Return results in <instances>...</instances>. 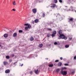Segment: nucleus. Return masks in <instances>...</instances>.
<instances>
[{
	"label": "nucleus",
	"mask_w": 76,
	"mask_h": 76,
	"mask_svg": "<svg viewBox=\"0 0 76 76\" xmlns=\"http://www.w3.org/2000/svg\"><path fill=\"white\" fill-rule=\"evenodd\" d=\"M58 34L59 35H60L58 38L59 39H65V38H66V36H65V35L62 34V31L61 30H60L58 31Z\"/></svg>",
	"instance_id": "1"
},
{
	"label": "nucleus",
	"mask_w": 76,
	"mask_h": 76,
	"mask_svg": "<svg viewBox=\"0 0 76 76\" xmlns=\"http://www.w3.org/2000/svg\"><path fill=\"white\" fill-rule=\"evenodd\" d=\"M60 73H61V74L62 75H64V76H66L67 75V72L66 71H61L60 72Z\"/></svg>",
	"instance_id": "2"
},
{
	"label": "nucleus",
	"mask_w": 76,
	"mask_h": 76,
	"mask_svg": "<svg viewBox=\"0 0 76 76\" xmlns=\"http://www.w3.org/2000/svg\"><path fill=\"white\" fill-rule=\"evenodd\" d=\"M56 34H57V32H56V31H53V32H52V34L51 35L52 37H54L56 35Z\"/></svg>",
	"instance_id": "3"
},
{
	"label": "nucleus",
	"mask_w": 76,
	"mask_h": 76,
	"mask_svg": "<svg viewBox=\"0 0 76 76\" xmlns=\"http://www.w3.org/2000/svg\"><path fill=\"white\" fill-rule=\"evenodd\" d=\"M68 20H69V22H73V18H68Z\"/></svg>",
	"instance_id": "4"
},
{
	"label": "nucleus",
	"mask_w": 76,
	"mask_h": 76,
	"mask_svg": "<svg viewBox=\"0 0 76 76\" xmlns=\"http://www.w3.org/2000/svg\"><path fill=\"white\" fill-rule=\"evenodd\" d=\"M53 15H54L55 16H56L57 18V17H59L60 16V15L58 13H57L56 14H54Z\"/></svg>",
	"instance_id": "5"
},
{
	"label": "nucleus",
	"mask_w": 76,
	"mask_h": 76,
	"mask_svg": "<svg viewBox=\"0 0 76 76\" xmlns=\"http://www.w3.org/2000/svg\"><path fill=\"white\" fill-rule=\"evenodd\" d=\"M34 72L36 74H37L38 73H39V71H38V69H37V70H34Z\"/></svg>",
	"instance_id": "6"
},
{
	"label": "nucleus",
	"mask_w": 76,
	"mask_h": 76,
	"mask_svg": "<svg viewBox=\"0 0 76 76\" xmlns=\"http://www.w3.org/2000/svg\"><path fill=\"white\" fill-rule=\"evenodd\" d=\"M32 12L34 13H37V9H33L32 10Z\"/></svg>",
	"instance_id": "7"
},
{
	"label": "nucleus",
	"mask_w": 76,
	"mask_h": 76,
	"mask_svg": "<svg viewBox=\"0 0 76 76\" xmlns=\"http://www.w3.org/2000/svg\"><path fill=\"white\" fill-rule=\"evenodd\" d=\"M3 64H4V66H6L7 64V62L6 61H4L3 62Z\"/></svg>",
	"instance_id": "8"
},
{
	"label": "nucleus",
	"mask_w": 76,
	"mask_h": 76,
	"mask_svg": "<svg viewBox=\"0 0 76 76\" xmlns=\"http://www.w3.org/2000/svg\"><path fill=\"white\" fill-rule=\"evenodd\" d=\"M5 72L6 73H10V70L9 69H7L5 70Z\"/></svg>",
	"instance_id": "9"
},
{
	"label": "nucleus",
	"mask_w": 76,
	"mask_h": 76,
	"mask_svg": "<svg viewBox=\"0 0 76 76\" xmlns=\"http://www.w3.org/2000/svg\"><path fill=\"white\" fill-rule=\"evenodd\" d=\"M30 40L31 41H34V38L33 37H31V38H30Z\"/></svg>",
	"instance_id": "10"
},
{
	"label": "nucleus",
	"mask_w": 76,
	"mask_h": 76,
	"mask_svg": "<svg viewBox=\"0 0 76 76\" xmlns=\"http://www.w3.org/2000/svg\"><path fill=\"white\" fill-rule=\"evenodd\" d=\"M4 36L5 37V38H7V37H8V34H4Z\"/></svg>",
	"instance_id": "11"
},
{
	"label": "nucleus",
	"mask_w": 76,
	"mask_h": 76,
	"mask_svg": "<svg viewBox=\"0 0 76 76\" xmlns=\"http://www.w3.org/2000/svg\"><path fill=\"white\" fill-rule=\"evenodd\" d=\"M62 65V63L61 62H59L58 64V66H59V67L61 66Z\"/></svg>",
	"instance_id": "12"
},
{
	"label": "nucleus",
	"mask_w": 76,
	"mask_h": 76,
	"mask_svg": "<svg viewBox=\"0 0 76 76\" xmlns=\"http://www.w3.org/2000/svg\"><path fill=\"white\" fill-rule=\"evenodd\" d=\"M13 37H15L17 36V33H14L13 34Z\"/></svg>",
	"instance_id": "13"
},
{
	"label": "nucleus",
	"mask_w": 76,
	"mask_h": 76,
	"mask_svg": "<svg viewBox=\"0 0 76 76\" xmlns=\"http://www.w3.org/2000/svg\"><path fill=\"white\" fill-rule=\"evenodd\" d=\"M43 46V45H42V44H40L39 45V47H40V48H42Z\"/></svg>",
	"instance_id": "14"
},
{
	"label": "nucleus",
	"mask_w": 76,
	"mask_h": 76,
	"mask_svg": "<svg viewBox=\"0 0 76 76\" xmlns=\"http://www.w3.org/2000/svg\"><path fill=\"white\" fill-rule=\"evenodd\" d=\"M39 20H38V19H36L34 20V22H35L36 23H38V22Z\"/></svg>",
	"instance_id": "15"
},
{
	"label": "nucleus",
	"mask_w": 76,
	"mask_h": 76,
	"mask_svg": "<svg viewBox=\"0 0 76 76\" xmlns=\"http://www.w3.org/2000/svg\"><path fill=\"white\" fill-rule=\"evenodd\" d=\"M50 36H51V34H50V33H48L47 34V37H48V38H49V37H50Z\"/></svg>",
	"instance_id": "16"
},
{
	"label": "nucleus",
	"mask_w": 76,
	"mask_h": 76,
	"mask_svg": "<svg viewBox=\"0 0 76 76\" xmlns=\"http://www.w3.org/2000/svg\"><path fill=\"white\" fill-rule=\"evenodd\" d=\"M49 67H52L53 66V64H50L48 65Z\"/></svg>",
	"instance_id": "17"
},
{
	"label": "nucleus",
	"mask_w": 76,
	"mask_h": 76,
	"mask_svg": "<svg viewBox=\"0 0 76 76\" xmlns=\"http://www.w3.org/2000/svg\"><path fill=\"white\" fill-rule=\"evenodd\" d=\"M27 26V27L28 28V29L31 28V25H30V24H28V25Z\"/></svg>",
	"instance_id": "18"
},
{
	"label": "nucleus",
	"mask_w": 76,
	"mask_h": 76,
	"mask_svg": "<svg viewBox=\"0 0 76 76\" xmlns=\"http://www.w3.org/2000/svg\"><path fill=\"white\" fill-rule=\"evenodd\" d=\"M65 47L66 48H69V45H65Z\"/></svg>",
	"instance_id": "19"
},
{
	"label": "nucleus",
	"mask_w": 76,
	"mask_h": 76,
	"mask_svg": "<svg viewBox=\"0 0 76 76\" xmlns=\"http://www.w3.org/2000/svg\"><path fill=\"white\" fill-rule=\"evenodd\" d=\"M6 58L7 59H9V58H10V56H6Z\"/></svg>",
	"instance_id": "20"
},
{
	"label": "nucleus",
	"mask_w": 76,
	"mask_h": 76,
	"mask_svg": "<svg viewBox=\"0 0 76 76\" xmlns=\"http://www.w3.org/2000/svg\"><path fill=\"white\" fill-rule=\"evenodd\" d=\"M13 5L14 6H16V2L15 1H14L13 3Z\"/></svg>",
	"instance_id": "21"
},
{
	"label": "nucleus",
	"mask_w": 76,
	"mask_h": 76,
	"mask_svg": "<svg viewBox=\"0 0 76 76\" xmlns=\"http://www.w3.org/2000/svg\"><path fill=\"white\" fill-rule=\"evenodd\" d=\"M60 71V69L58 68L56 69V72H59Z\"/></svg>",
	"instance_id": "22"
},
{
	"label": "nucleus",
	"mask_w": 76,
	"mask_h": 76,
	"mask_svg": "<svg viewBox=\"0 0 76 76\" xmlns=\"http://www.w3.org/2000/svg\"><path fill=\"white\" fill-rule=\"evenodd\" d=\"M53 2L55 3H57L58 2L57 0H53Z\"/></svg>",
	"instance_id": "23"
},
{
	"label": "nucleus",
	"mask_w": 76,
	"mask_h": 76,
	"mask_svg": "<svg viewBox=\"0 0 76 76\" xmlns=\"http://www.w3.org/2000/svg\"><path fill=\"white\" fill-rule=\"evenodd\" d=\"M19 33H22L23 32V31L22 30H19L18 31Z\"/></svg>",
	"instance_id": "24"
},
{
	"label": "nucleus",
	"mask_w": 76,
	"mask_h": 76,
	"mask_svg": "<svg viewBox=\"0 0 76 76\" xmlns=\"http://www.w3.org/2000/svg\"><path fill=\"white\" fill-rule=\"evenodd\" d=\"M47 29L48 31H52L51 29L50 28H48Z\"/></svg>",
	"instance_id": "25"
},
{
	"label": "nucleus",
	"mask_w": 76,
	"mask_h": 76,
	"mask_svg": "<svg viewBox=\"0 0 76 76\" xmlns=\"http://www.w3.org/2000/svg\"><path fill=\"white\" fill-rule=\"evenodd\" d=\"M56 6V4H53V7H55Z\"/></svg>",
	"instance_id": "26"
},
{
	"label": "nucleus",
	"mask_w": 76,
	"mask_h": 76,
	"mask_svg": "<svg viewBox=\"0 0 76 76\" xmlns=\"http://www.w3.org/2000/svg\"><path fill=\"white\" fill-rule=\"evenodd\" d=\"M25 30H28V27L26 26L25 27Z\"/></svg>",
	"instance_id": "27"
},
{
	"label": "nucleus",
	"mask_w": 76,
	"mask_h": 76,
	"mask_svg": "<svg viewBox=\"0 0 76 76\" xmlns=\"http://www.w3.org/2000/svg\"><path fill=\"white\" fill-rule=\"evenodd\" d=\"M45 14L44 13H43L42 14V17H43V18L45 17Z\"/></svg>",
	"instance_id": "28"
},
{
	"label": "nucleus",
	"mask_w": 76,
	"mask_h": 76,
	"mask_svg": "<svg viewBox=\"0 0 76 76\" xmlns=\"http://www.w3.org/2000/svg\"><path fill=\"white\" fill-rule=\"evenodd\" d=\"M33 73V72H32V71H31L29 72V73L30 74H32Z\"/></svg>",
	"instance_id": "29"
},
{
	"label": "nucleus",
	"mask_w": 76,
	"mask_h": 76,
	"mask_svg": "<svg viewBox=\"0 0 76 76\" xmlns=\"http://www.w3.org/2000/svg\"><path fill=\"white\" fill-rule=\"evenodd\" d=\"M28 23H26V24H25L24 25L25 26H28Z\"/></svg>",
	"instance_id": "30"
},
{
	"label": "nucleus",
	"mask_w": 76,
	"mask_h": 76,
	"mask_svg": "<svg viewBox=\"0 0 76 76\" xmlns=\"http://www.w3.org/2000/svg\"><path fill=\"white\" fill-rule=\"evenodd\" d=\"M59 1L60 3H62V0H59Z\"/></svg>",
	"instance_id": "31"
},
{
	"label": "nucleus",
	"mask_w": 76,
	"mask_h": 76,
	"mask_svg": "<svg viewBox=\"0 0 76 76\" xmlns=\"http://www.w3.org/2000/svg\"><path fill=\"white\" fill-rule=\"evenodd\" d=\"M54 45H57V43L56 42H55L54 43Z\"/></svg>",
	"instance_id": "32"
},
{
	"label": "nucleus",
	"mask_w": 76,
	"mask_h": 76,
	"mask_svg": "<svg viewBox=\"0 0 76 76\" xmlns=\"http://www.w3.org/2000/svg\"><path fill=\"white\" fill-rule=\"evenodd\" d=\"M69 39L70 41H71L72 39V37H70L69 38Z\"/></svg>",
	"instance_id": "33"
},
{
	"label": "nucleus",
	"mask_w": 76,
	"mask_h": 76,
	"mask_svg": "<svg viewBox=\"0 0 76 76\" xmlns=\"http://www.w3.org/2000/svg\"><path fill=\"white\" fill-rule=\"evenodd\" d=\"M64 70V68H62L61 69V71H63Z\"/></svg>",
	"instance_id": "34"
},
{
	"label": "nucleus",
	"mask_w": 76,
	"mask_h": 76,
	"mask_svg": "<svg viewBox=\"0 0 76 76\" xmlns=\"http://www.w3.org/2000/svg\"><path fill=\"white\" fill-rule=\"evenodd\" d=\"M64 66H69V64H64Z\"/></svg>",
	"instance_id": "35"
},
{
	"label": "nucleus",
	"mask_w": 76,
	"mask_h": 76,
	"mask_svg": "<svg viewBox=\"0 0 76 76\" xmlns=\"http://www.w3.org/2000/svg\"><path fill=\"white\" fill-rule=\"evenodd\" d=\"M71 74H74V73H75V72L73 71L71 72Z\"/></svg>",
	"instance_id": "36"
},
{
	"label": "nucleus",
	"mask_w": 76,
	"mask_h": 76,
	"mask_svg": "<svg viewBox=\"0 0 76 76\" xmlns=\"http://www.w3.org/2000/svg\"><path fill=\"white\" fill-rule=\"evenodd\" d=\"M74 60H76V56H74Z\"/></svg>",
	"instance_id": "37"
},
{
	"label": "nucleus",
	"mask_w": 76,
	"mask_h": 76,
	"mask_svg": "<svg viewBox=\"0 0 76 76\" xmlns=\"http://www.w3.org/2000/svg\"><path fill=\"white\" fill-rule=\"evenodd\" d=\"M12 10H13V11H14V12L16 11V10H15V9H13Z\"/></svg>",
	"instance_id": "38"
},
{
	"label": "nucleus",
	"mask_w": 76,
	"mask_h": 76,
	"mask_svg": "<svg viewBox=\"0 0 76 76\" xmlns=\"http://www.w3.org/2000/svg\"><path fill=\"white\" fill-rule=\"evenodd\" d=\"M9 61H10V62H12V60L10 59L9 60Z\"/></svg>",
	"instance_id": "39"
},
{
	"label": "nucleus",
	"mask_w": 76,
	"mask_h": 76,
	"mask_svg": "<svg viewBox=\"0 0 76 76\" xmlns=\"http://www.w3.org/2000/svg\"><path fill=\"white\" fill-rule=\"evenodd\" d=\"M60 60H63V58L62 57H61L60 58Z\"/></svg>",
	"instance_id": "40"
},
{
	"label": "nucleus",
	"mask_w": 76,
	"mask_h": 76,
	"mask_svg": "<svg viewBox=\"0 0 76 76\" xmlns=\"http://www.w3.org/2000/svg\"><path fill=\"white\" fill-rule=\"evenodd\" d=\"M55 61L56 62H58L59 61H58V60H56V61Z\"/></svg>",
	"instance_id": "41"
},
{
	"label": "nucleus",
	"mask_w": 76,
	"mask_h": 76,
	"mask_svg": "<svg viewBox=\"0 0 76 76\" xmlns=\"http://www.w3.org/2000/svg\"><path fill=\"white\" fill-rule=\"evenodd\" d=\"M62 18H62V19H64V16H62Z\"/></svg>",
	"instance_id": "42"
},
{
	"label": "nucleus",
	"mask_w": 76,
	"mask_h": 76,
	"mask_svg": "<svg viewBox=\"0 0 76 76\" xmlns=\"http://www.w3.org/2000/svg\"><path fill=\"white\" fill-rule=\"evenodd\" d=\"M34 23H35V22H34V21H32V23H33V24H34Z\"/></svg>",
	"instance_id": "43"
},
{
	"label": "nucleus",
	"mask_w": 76,
	"mask_h": 76,
	"mask_svg": "<svg viewBox=\"0 0 76 76\" xmlns=\"http://www.w3.org/2000/svg\"><path fill=\"white\" fill-rule=\"evenodd\" d=\"M23 66V64L21 65L20 66L22 67V66Z\"/></svg>",
	"instance_id": "44"
},
{
	"label": "nucleus",
	"mask_w": 76,
	"mask_h": 76,
	"mask_svg": "<svg viewBox=\"0 0 76 76\" xmlns=\"http://www.w3.org/2000/svg\"><path fill=\"white\" fill-rule=\"evenodd\" d=\"M18 63V62H15L13 64H16V63Z\"/></svg>",
	"instance_id": "45"
},
{
	"label": "nucleus",
	"mask_w": 76,
	"mask_h": 76,
	"mask_svg": "<svg viewBox=\"0 0 76 76\" xmlns=\"http://www.w3.org/2000/svg\"><path fill=\"white\" fill-rule=\"evenodd\" d=\"M12 57H14V54H12Z\"/></svg>",
	"instance_id": "46"
},
{
	"label": "nucleus",
	"mask_w": 76,
	"mask_h": 76,
	"mask_svg": "<svg viewBox=\"0 0 76 76\" xmlns=\"http://www.w3.org/2000/svg\"><path fill=\"white\" fill-rule=\"evenodd\" d=\"M64 69H67V68L66 67H64Z\"/></svg>",
	"instance_id": "47"
},
{
	"label": "nucleus",
	"mask_w": 76,
	"mask_h": 76,
	"mask_svg": "<svg viewBox=\"0 0 76 76\" xmlns=\"http://www.w3.org/2000/svg\"><path fill=\"white\" fill-rule=\"evenodd\" d=\"M67 39V37H66V38H65V39L66 40Z\"/></svg>",
	"instance_id": "48"
},
{
	"label": "nucleus",
	"mask_w": 76,
	"mask_h": 76,
	"mask_svg": "<svg viewBox=\"0 0 76 76\" xmlns=\"http://www.w3.org/2000/svg\"><path fill=\"white\" fill-rule=\"evenodd\" d=\"M69 1H71V0H68Z\"/></svg>",
	"instance_id": "49"
},
{
	"label": "nucleus",
	"mask_w": 76,
	"mask_h": 76,
	"mask_svg": "<svg viewBox=\"0 0 76 76\" xmlns=\"http://www.w3.org/2000/svg\"><path fill=\"white\" fill-rule=\"evenodd\" d=\"M50 7H53V6H50Z\"/></svg>",
	"instance_id": "50"
},
{
	"label": "nucleus",
	"mask_w": 76,
	"mask_h": 76,
	"mask_svg": "<svg viewBox=\"0 0 76 76\" xmlns=\"http://www.w3.org/2000/svg\"><path fill=\"white\" fill-rule=\"evenodd\" d=\"M75 12H76V11H75Z\"/></svg>",
	"instance_id": "51"
},
{
	"label": "nucleus",
	"mask_w": 76,
	"mask_h": 76,
	"mask_svg": "<svg viewBox=\"0 0 76 76\" xmlns=\"http://www.w3.org/2000/svg\"><path fill=\"white\" fill-rule=\"evenodd\" d=\"M47 59H48V58H47Z\"/></svg>",
	"instance_id": "52"
}]
</instances>
